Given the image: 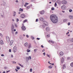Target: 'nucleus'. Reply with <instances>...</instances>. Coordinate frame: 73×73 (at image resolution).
<instances>
[{"mask_svg": "<svg viewBox=\"0 0 73 73\" xmlns=\"http://www.w3.org/2000/svg\"><path fill=\"white\" fill-rule=\"evenodd\" d=\"M65 68H66V66H65V64H64L63 65L62 69H65Z\"/></svg>", "mask_w": 73, "mask_h": 73, "instance_id": "nucleus-15", "label": "nucleus"}, {"mask_svg": "<svg viewBox=\"0 0 73 73\" xmlns=\"http://www.w3.org/2000/svg\"><path fill=\"white\" fill-rule=\"evenodd\" d=\"M6 40L7 42H9V41L10 40V39H9V38H8L7 39H6Z\"/></svg>", "mask_w": 73, "mask_h": 73, "instance_id": "nucleus-24", "label": "nucleus"}, {"mask_svg": "<svg viewBox=\"0 0 73 73\" xmlns=\"http://www.w3.org/2000/svg\"><path fill=\"white\" fill-rule=\"evenodd\" d=\"M15 70L17 72H18V70H17V69H15Z\"/></svg>", "mask_w": 73, "mask_h": 73, "instance_id": "nucleus-54", "label": "nucleus"}, {"mask_svg": "<svg viewBox=\"0 0 73 73\" xmlns=\"http://www.w3.org/2000/svg\"><path fill=\"white\" fill-rule=\"evenodd\" d=\"M53 68V66L52 65H50L49 67H48V68L49 69H52Z\"/></svg>", "mask_w": 73, "mask_h": 73, "instance_id": "nucleus-18", "label": "nucleus"}, {"mask_svg": "<svg viewBox=\"0 0 73 73\" xmlns=\"http://www.w3.org/2000/svg\"><path fill=\"white\" fill-rule=\"evenodd\" d=\"M51 21L53 23H57L58 21L57 17L55 15H51L50 16Z\"/></svg>", "mask_w": 73, "mask_h": 73, "instance_id": "nucleus-1", "label": "nucleus"}, {"mask_svg": "<svg viewBox=\"0 0 73 73\" xmlns=\"http://www.w3.org/2000/svg\"><path fill=\"white\" fill-rule=\"evenodd\" d=\"M48 41L50 42H51V43H52V44L54 43V42L52 41V40H49Z\"/></svg>", "mask_w": 73, "mask_h": 73, "instance_id": "nucleus-23", "label": "nucleus"}, {"mask_svg": "<svg viewBox=\"0 0 73 73\" xmlns=\"http://www.w3.org/2000/svg\"><path fill=\"white\" fill-rule=\"evenodd\" d=\"M69 17L70 18V19H72V17L71 16H70Z\"/></svg>", "mask_w": 73, "mask_h": 73, "instance_id": "nucleus-63", "label": "nucleus"}, {"mask_svg": "<svg viewBox=\"0 0 73 73\" xmlns=\"http://www.w3.org/2000/svg\"><path fill=\"white\" fill-rule=\"evenodd\" d=\"M31 2H33V1H35V0H31Z\"/></svg>", "mask_w": 73, "mask_h": 73, "instance_id": "nucleus-46", "label": "nucleus"}, {"mask_svg": "<svg viewBox=\"0 0 73 73\" xmlns=\"http://www.w3.org/2000/svg\"><path fill=\"white\" fill-rule=\"evenodd\" d=\"M12 33H13V34H14V32H13V30H12Z\"/></svg>", "mask_w": 73, "mask_h": 73, "instance_id": "nucleus-41", "label": "nucleus"}, {"mask_svg": "<svg viewBox=\"0 0 73 73\" xmlns=\"http://www.w3.org/2000/svg\"><path fill=\"white\" fill-rule=\"evenodd\" d=\"M25 16V14H22L21 15L20 17L21 18H24Z\"/></svg>", "mask_w": 73, "mask_h": 73, "instance_id": "nucleus-7", "label": "nucleus"}, {"mask_svg": "<svg viewBox=\"0 0 73 73\" xmlns=\"http://www.w3.org/2000/svg\"><path fill=\"white\" fill-rule=\"evenodd\" d=\"M22 29L23 31H25L26 29V28H25V26H23L22 27Z\"/></svg>", "mask_w": 73, "mask_h": 73, "instance_id": "nucleus-10", "label": "nucleus"}, {"mask_svg": "<svg viewBox=\"0 0 73 73\" xmlns=\"http://www.w3.org/2000/svg\"><path fill=\"white\" fill-rule=\"evenodd\" d=\"M18 2H19V1H18V0H16V3H18Z\"/></svg>", "mask_w": 73, "mask_h": 73, "instance_id": "nucleus-58", "label": "nucleus"}, {"mask_svg": "<svg viewBox=\"0 0 73 73\" xmlns=\"http://www.w3.org/2000/svg\"><path fill=\"white\" fill-rule=\"evenodd\" d=\"M1 44H3V41L2 40H1L0 41Z\"/></svg>", "mask_w": 73, "mask_h": 73, "instance_id": "nucleus-28", "label": "nucleus"}, {"mask_svg": "<svg viewBox=\"0 0 73 73\" xmlns=\"http://www.w3.org/2000/svg\"><path fill=\"white\" fill-rule=\"evenodd\" d=\"M55 7H57V3H55V5H54Z\"/></svg>", "mask_w": 73, "mask_h": 73, "instance_id": "nucleus-37", "label": "nucleus"}, {"mask_svg": "<svg viewBox=\"0 0 73 73\" xmlns=\"http://www.w3.org/2000/svg\"><path fill=\"white\" fill-rule=\"evenodd\" d=\"M31 38L32 40H34V39H35V38L34 37H33V36H31Z\"/></svg>", "mask_w": 73, "mask_h": 73, "instance_id": "nucleus-21", "label": "nucleus"}, {"mask_svg": "<svg viewBox=\"0 0 73 73\" xmlns=\"http://www.w3.org/2000/svg\"><path fill=\"white\" fill-rule=\"evenodd\" d=\"M32 48V46H31V43H29V46H28V49H30V48Z\"/></svg>", "mask_w": 73, "mask_h": 73, "instance_id": "nucleus-12", "label": "nucleus"}, {"mask_svg": "<svg viewBox=\"0 0 73 73\" xmlns=\"http://www.w3.org/2000/svg\"><path fill=\"white\" fill-rule=\"evenodd\" d=\"M69 32H68V33H66V35H67L68 36H70V35H68V34H69Z\"/></svg>", "mask_w": 73, "mask_h": 73, "instance_id": "nucleus-27", "label": "nucleus"}, {"mask_svg": "<svg viewBox=\"0 0 73 73\" xmlns=\"http://www.w3.org/2000/svg\"><path fill=\"white\" fill-rule=\"evenodd\" d=\"M50 65H54V63H50Z\"/></svg>", "mask_w": 73, "mask_h": 73, "instance_id": "nucleus-39", "label": "nucleus"}, {"mask_svg": "<svg viewBox=\"0 0 73 73\" xmlns=\"http://www.w3.org/2000/svg\"><path fill=\"white\" fill-rule=\"evenodd\" d=\"M64 58H62V59L61 60V63L62 64V63H63L64 62Z\"/></svg>", "mask_w": 73, "mask_h": 73, "instance_id": "nucleus-11", "label": "nucleus"}, {"mask_svg": "<svg viewBox=\"0 0 73 73\" xmlns=\"http://www.w3.org/2000/svg\"><path fill=\"white\" fill-rule=\"evenodd\" d=\"M70 66H71V67H73V62H72L70 64Z\"/></svg>", "mask_w": 73, "mask_h": 73, "instance_id": "nucleus-17", "label": "nucleus"}, {"mask_svg": "<svg viewBox=\"0 0 73 73\" xmlns=\"http://www.w3.org/2000/svg\"><path fill=\"white\" fill-rule=\"evenodd\" d=\"M32 69L31 68L30 69V72H32Z\"/></svg>", "mask_w": 73, "mask_h": 73, "instance_id": "nucleus-40", "label": "nucleus"}, {"mask_svg": "<svg viewBox=\"0 0 73 73\" xmlns=\"http://www.w3.org/2000/svg\"><path fill=\"white\" fill-rule=\"evenodd\" d=\"M45 23H43V24L44 25H42V28H45V26H47V23H46V22L45 21Z\"/></svg>", "mask_w": 73, "mask_h": 73, "instance_id": "nucleus-4", "label": "nucleus"}, {"mask_svg": "<svg viewBox=\"0 0 73 73\" xmlns=\"http://www.w3.org/2000/svg\"><path fill=\"white\" fill-rule=\"evenodd\" d=\"M64 55V53L62 52H61L59 53V56L61 57H62Z\"/></svg>", "mask_w": 73, "mask_h": 73, "instance_id": "nucleus-6", "label": "nucleus"}, {"mask_svg": "<svg viewBox=\"0 0 73 73\" xmlns=\"http://www.w3.org/2000/svg\"><path fill=\"white\" fill-rule=\"evenodd\" d=\"M47 56H48V57H49V58H50V56H49V55L48 54H47Z\"/></svg>", "mask_w": 73, "mask_h": 73, "instance_id": "nucleus-55", "label": "nucleus"}, {"mask_svg": "<svg viewBox=\"0 0 73 73\" xmlns=\"http://www.w3.org/2000/svg\"><path fill=\"white\" fill-rule=\"evenodd\" d=\"M10 42L11 44H12L13 42V40H11L10 41Z\"/></svg>", "mask_w": 73, "mask_h": 73, "instance_id": "nucleus-33", "label": "nucleus"}, {"mask_svg": "<svg viewBox=\"0 0 73 73\" xmlns=\"http://www.w3.org/2000/svg\"><path fill=\"white\" fill-rule=\"evenodd\" d=\"M67 21V20H66V19H64V22H66V21Z\"/></svg>", "mask_w": 73, "mask_h": 73, "instance_id": "nucleus-42", "label": "nucleus"}, {"mask_svg": "<svg viewBox=\"0 0 73 73\" xmlns=\"http://www.w3.org/2000/svg\"><path fill=\"white\" fill-rule=\"evenodd\" d=\"M1 56H2V57H3L4 56V54H2L1 55Z\"/></svg>", "mask_w": 73, "mask_h": 73, "instance_id": "nucleus-48", "label": "nucleus"}, {"mask_svg": "<svg viewBox=\"0 0 73 73\" xmlns=\"http://www.w3.org/2000/svg\"><path fill=\"white\" fill-rule=\"evenodd\" d=\"M18 65H20V66H21V64H20V63H19Z\"/></svg>", "mask_w": 73, "mask_h": 73, "instance_id": "nucleus-60", "label": "nucleus"}, {"mask_svg": "<svg viewBox=\"0 0 73 73\" xmlns=\"http://www.w3.org/2000/svg\"><path fill=\"white\" fill-rule=\"evenodd\" d=\"M9 52H11V49H10L9 50Z\"/></svg>", "mask_w": 73, "mask_h": 73, "instance_id": "nucleus-52", "label": "nucleus"}, {"mask_svg": "<svg viewBox=\"0 0 73 73\" xmlns=\"http://www.w3.org/2000/svg\"><path fill=\"white\" fill-rule=\"evenodd\" d=\"M52 1L53 2H55L56 1V0H52Z\"/></svg>", "mask_w": 73, "mask_h": 73, "instance_id": "nucleus-53", "label": "nucleus"}, {"mask_svg": "<svg viewBox=\"0 0 73 73\" xmlns=\"http://www.w3.org/2000/svg\"><path fill=\"white\" fill-rule=\"evenodd\" d=\"M16 12L14 11V13H13V16H16Z\"/></svg>", "mask_w": 73, "mask_h": 73, "instance_id": "nucleus-22", "label": "nucleus"}, {"mask_svg": "<svg viewBox=\"0 0 73 73\" xmlns=\"http://www.w3.org/2000/svg\"><path fill=\"white\" fill-rule=\"evenodd\" d=\"M46 31H47V32L50 31V28H49V27H46Z\"/></svg>", "mask_w": 73, "mask_h": 73, "instance_id": "nucleus-9", "label": "nucleus"}, {"mask_svg": "<svg viewBox=\"0 0 73 73\" xmlns=\"http://www.w3.org/2000/svg\"><path fill=\"white\" fill-rule=\"evenodd\" d=\"M3 2L4 3H5V4H6V3H5V2L4 1H3Z\"/></svg>", "mask_w": 73, "mask_h": 73, "instance_id": "nucleus-61", "label": "nucleus"}, {"mask_svg": "<svg viewBox=\"0 0 73 73\" xmlns=\"http://www.w3.org/2000/svg\"><path fill=\"white\" fill-rule=\"evenodd\" d=\"M26 37L27 38H29V36L28 35H26Z\"/></svg>", "mask_w": 73, "mask_h": 73, "instance_id": "nucleus-47", "label": "nucleus"}, {"mask_svg": "<svg viewBox=\"0 0 73 73\" xmlns=\"http://www.w3.org/2000/svg\"><path fill=\"white\" fill-rule=\"evenodd\" d=\"M44 18H40V21H43L44 20Z\"/></svg>", "mask_w": 73, "mask_h": 73, "instance_id": "nucleus-19", "label": "nucleus"}, {"mask_svg": "<svg viewBox=\"0 0 73 73\" xmlns=\"http://www.w3.org/2000/svg\"><path fill=\"white\" fill-rule=\"evenodd\" d=\"M27 21L28 20H27V19H26L23 21V23H25V22H27Z\"/></svg>", "mask_w": 73, "mask_h": 73, "instance_id": "nucleus-30", "label": "nucleus"}, {"mask_svg": "<svg viewBox=\"0 0 73 73\" xmlns=\"http://www.w3.org/2000/svg\"><path fill=\"white\" fill-rule=\"evenodd\" d=\"M25 46L26 47L28 46V43L27 42H26L25 43Z\"/></svg>", "mask_w": 73, "mask_h": 73, "instance_id": "nucleus-14", "label": "nucleus"}, {"mask_svg": "<svg viewBox=\"0 0 73 73\" xmlns=\"http://www.w3.org/2000/svg\"><path fill=\"white\" fill-rule=\"evenodd\" d=\"M20 38L21 39V40H23V37H20Z\"/></svg>", "mask_w": 73, "mask_h": 73, "instance_id": "nucleus-49", "label": "nucleus"}, {"mask_svg": "<svg viewBox=\"0 0 73 73\" xmlns=\"http://www.w3.org/2000/svg\"><path fill=\"white\" fill-rule=\"evenodd\" d=\"M41 48H44V46L42 45H41Z\"/></svg>", "mask_w": 73, "mask_h": 73, "instance_id": "nucleus-50", "label": "nucleus"}, {"mask_svg": "<svg viewBox=\"0 0 73 73\" xmlns=\"http://www.w3.org/2000/svg\"><path fill=\"white\" fill-rule=\"evenodd\" d=\"M70 42H73V38L70 39Z\"/></svg>", "mask_w": 73, "mask_h": 73, "instance_id": "nucleus-25", "label": "nucleus"}, {"mask_svg": "<svg viewBox=\"0 0 73 73\" xmlns=\"http://www.w3.org/2000/svg\"><path fill=\"white\" fill-rule=\"evenodd\" d=\"M0 35L1 36V37H3V35H2V34L1 33H0Z\"/></svg>", "mask_w": 73, "mask_h": 73, "instance_id": "nucleus-56", "label": "nucleus"}, {"mask_svg": "<svg viewBox=\"0 0 73 73\" xmlns=\"http://www.w3.org/2000/svg\"><path fill=\"white\" fill-rule=\"evenodd\" d=\"M13 29H14V25H11V30H13Z\"/></svg>", "mask_w": 73, "mask_h": 73, "instance_id": "nucleus-16", "label": "nucleus"}, {"mask_svg": "<svg viewBox=\"0 0 73 73\" xmlns=\"http://www.w3.org/2000/svg\"><path fill=\"white\" fill-rule=\"evenodd\" d=\"M69 12H72V10L70 9L69 10Z\"/></svg>", "mask_w": 73, "mask_h": 73, "instance_id": "nucleus-34", "label": "nucleus"}, {"mask_svg": "<svg viewBox=\"0 0 73 73\" xmlns=\"http://www.w3.org/2000/svg\"><path fill=\"white\" fill-rule=\"evenodd\" d=\"M15 27H17V24L15 23Z\"/></svg>", "mask_w": 73, "mask_h": 73, "instance_id": "nucleus-36", "label": "nucleus"}, {"mask_svg": "<svg viewBox=\"0 0 73 73\" xmlns=\"http://www.w3.org/2000/svg\"><path fill=\"white\" fill-rule=\"evenodd\" d=\"M19 21V19L18 18H17V22H18Z\"/></svg>", "mask_w": 73, "mask_h": 73, "instance_id": "nucleus-38", "label": "nucleus"}, {"mask_svg": "<svg viewBox=\"0 0 73 73\" xmlns=\"http://www.w3.org/2000/svg\"><path fill=\"white\" fill-rule=\"evenodd\" d=\"M30 51H31V50H30L27 49V52H30Z\"/></svg>", "mask_w": 73, "mask_h": 73, "instance_id": "nucleus-31", "label": "nucleus"}, {"mask_svg": "<svg viewBox=\"0 0 73 73\" xmlns=\"http://www.w3.org/2000/svg\"><path fill=\"white\" fill-rule=\"evenodd\" d=\"M43 54L44 56H45V52H44L43 53Z\"/></svg>", "mask_w": 73, "mask_h": 73, "instance_id": "nucleus-51", "label": "nucleus"}, {"mask_svg": "<svg viewBox=\"0 0 73 73\" xmlns=\"http://www.w3.org/2000/svg\"><path fill=\"white\" fill-rule=\"evenodd\" d=\"M25 4H26V5H28V4H29V3H25Z\"/></svg>", "mask_w": 73, "mask_h": 73, "instance_id": "nucleus-44", "label": "nucleus"}, {"mask_svg": "<svg viewBox=\"0 0 73 73\" xmlns=\"http://www.w3.org/2000/svg\"><path fill=\"white\" fill-rule=\"evenodd\" d=\"M66 8V7L64 5H63L61 7V8L63 10L65 9Z\"/></svg>", "mask_w": 73, "mask_h": 73, "instance_id": "nucleus-8", "label": "nucleus"}, {"mask_svg": "<svg viewBox=\"0 0 73 73\" xmlns=\"http://www.w3.org/2000/svg\"><path fill=\"white\" fill-rule=\"evenodd\" d=\"M51 10H52V11H53V10H54V7H52L51 8Z\"/></svg>", "mask_w": 73, "mask_h": 73, "instance_id": "nucleus-32", "label": "nucleus"}, {"mask_svg": "<svg viewBox=\"0 0 73 73\" xmlns=\"http://www.w3.org/2000/svg\"><path fill=\"white\" fill-rule=\"evenodd\" d=\"M44 11H42L40 12V13L42 15H43L44 13Z\"/></svg>", "mask_w": 73, "mask_h": 73, "instance_id": "nucleus-13", "label": "nucleus"}, {"mask_svg": "<svg viewBox=\"0 0 73 73\" xmlns=\"http://www.w3.org/2000/svg\"><path fill=\"white\" fill-rule=\"evenodd\" d=\"M16 68L17 69H18V70H19V69H20V68L19 67V66H17Z\"/></svg>", "mask_w": 73, "mask_h": 73, "instance_id": "nucleus-26", "label": "nucleus"}, {"mask_svg": "<svg viewBox=\"0 0 73 73\" xmlns=\"http://www.w3.org/2000/svg\"><path fill=\"white\" fill-rule=\"evenodd\" d=\"M26 61H28V60H31V57L30 56H29L28 57H26Z\"/></svg>", "mask_w": 73, "mask_h": 73, "instance_id": "nucleus-5", "label": "nucleus"}, {"mask_svg": "<svg viewBox=\"0 0 73 73\" xmlns=\"http://www.w3.org/2000/svg\"><path fill=\"white\" fill-rule=\"evenodd\" d=\"M70 22H68V25H70Z\"/></svg>", "mask_w": 73, "mask_h": 73, "instance_id": "nucleus-45", "label": "nucleus"}, {"mask_svg": "<svg viewBox=\"0 0 73 73\" xmlns=\"http://www.w3.org/2000/svg\"><path fill=\"white\" fill-rule=\"evenodd\" d=\"M10 72V70L7 71V73H8V72Z\"/></svg>", "mask_w": 73, "mask_h": 73, "instance_id": "nucleus-59", "label": "nucleus"}, {"mask_svg": "<svg viewBox=\"0 0 73 73\" xmlns=\"http://www.w3.org/2000/svg\"><path fill=\"white\" fill-rule=\"evenodd\" d=\"M30 6H27V9H29V8H30Z\"/></svg>", "mask_w": 73, "mask_h": 73, "instance_id": "nucleus-29", "label": "nucleus"}, {"mask_svg": "<svg viewBox=\"0 0 73 73\" xmlns=\"http://www.w3.org/2000/svg\"><path fill=\"white\" fill-rule=\"evenodd\" d=\"M61 3L62 4H63V5H65L67 3V1L65 0L62 1H61Z\"/></svg>", "mask_w": 73, "mask_h": 73, "instance_id": "nucleus-2", "label": "nucleus"}, {"mask_svg": "<svg viewBox=\"0 0 73 73\" xmlns=\"http://www.w3.org/2000/svg\"><path fill=\"white\" fill-rule=\"evenodd\" d=\"M13 51L14 53H15L17 51V48L16 46H15L13 48Z\"/></svg>", "mask_w": 73, "mask_h": 73, "instance_id": "nucleus-3", "label": "nucleus"}, {"mask_svg": "<svg viewBox=\"0 0 73 73\" xmlns=\"http://www.w3.org/2000/svg\"><path fill=\"white\" fill-rule=\"evenodd\" d=\"M11 57H12V58H13V55L11 54Z\"/></svg>", "mask_w": 73, "mask_h": 73, "instance_id": "nucleus-57", "label": "nucleus"}, {"mask_svg": "<svg viewBox=\"0 0 73 73\" xmlns=\"http://www.w3.org/2000/svg\"><path fill=\"white\" fill-rule=\"evenodd\" d=\"M1 17H3V15H1Z\"/></svg>", "mask_w": 73, "mask_h": 73, "instance_id": "nucleus-62", "label": "nucleus"}, {"mask_svg": "<svg viewBox=\"0 0 73 73\" xmlns=\"http://www.w3.org/2000/svg\"><path fill=\"white\" fill-rule=\"evenodd\" d=\"M6 39H7V38H9V37L8 36H6Z\"/></svg>", "mask_w": 73, "mask_h": 73, "instance_id": "nucleus-43", "label": "nucleus"}, {"mask_svg": "<svg viewBox=\"0 0 73 73\" xmlns=\"http://www.w3.org/2000/svg\"><path fill=\"white\" fill-rule=\"evenodd\" d=\"M19 11L20 12V11H21V12H23V9L20 8L19 9Z\"/></svg>", "mask_w": 73, "mask_h": 73, "instance_id": "nucleus-20", "label": "nucleus"}, {"mask_svg": "<svg viewBox=\"0 0 73 73\" xmlns=\"http://www.w3.org/2000/svg\"><path fill=\"white\" fill-rule=\"evenodd\" d=\"M37 40H40V38H37Z\"/></svg>", "mask_w": 73, "mask_h": 73, "instance_id": "nucleus-64", "label": "nucleus"}, {"mask_svg": "<svg viewBox=\"0 0 73 73\" xmlns=\"http://www.w3.org/2000/svg\"><path fill=\"white\" fill-rule=\"evenodd\" d=\"M34 53H36V52L37 51V50H36V49H35L34 50Z\"/></svg>", "mask_w": 73, "mask_h": 73, "instance_id": "nucleus-35", "label": "nucleus"}]
</instances>
